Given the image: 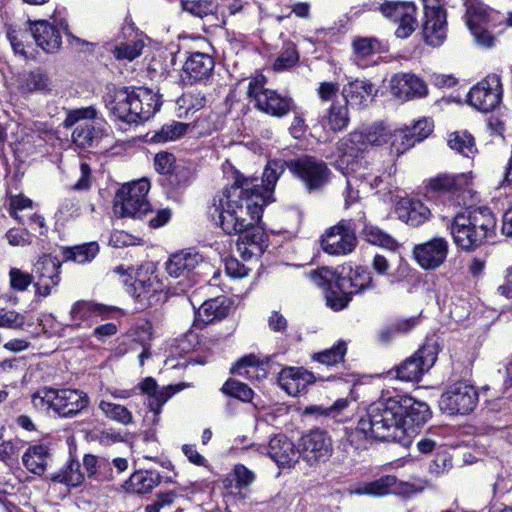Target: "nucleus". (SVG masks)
Listing matches in <instances>:
<instances>
[{
  "label": "nucleus",
  "mask_w": 512,
  "mask_h": 512,
  "mask_svg": "<svg viewBox=\"0 0 512 512\" xmlns=\"http://www.w3.org/2000/svg\"><path fill=\"white\" fill-rule=\"evenodd\" d=\"M79 461L70 459L58 472L50 476L54 483H61L71 487H77L84 481Z\"/></svg>",
  "instance_id": "nucleus-44"
},
{
  "label": "nucleus",
  "mask_w": 512,
  "mask_h": 512,
  "mask_svg": "<svg viewBox=\"0 0 512 512\" xmlns=\"http://www.w3.org/2000/svg\"><path fill=\"white\" fill-rule=\"evenodd\" d=\"M32 36L42 50L47 53L57 52L62 44V37L59 29L46 20H39L31 23Z\"/></svg>",
  "instance_id": "nucleus-32"
},
{
  "label": "nucleus",
  "mask_w": 512,
  "mask_h": 512,
  "mask_svg": "<svg viewBox=\"0 0 512 512\" xmlns=\"http://www.w3.org/2000/svg\"><path fill=\"white\" fill-rule=\"evenodd\" d=\"M268 454L279 467H291L298 462L300 449L285 435H276L271 438Z\"/></svg>",
  "instance_id": "nucleus-31"
},
{
  "label": "nucleus",
  "mask_w": 512,
  "mask_h": 512,
  "mask_svg": "<svg viewBox=\"0 0 512 512\" xmlns=\"http://www.w3.org/2000/svg\"><path fill=\"white\" fill-rule=\"evenodd\" d=\"M32 201L22 195H15L10 198L9 214L17 221H23L22 212L32 210Z\"/></svg>",
  "instance_id": "nucleus-60"
},
{
  "label": "nucleus",
  "mask_w": 512,
  "mask_h": 512,
  "mask_svg": "<svg viewBox=\"0 0 512 512\" xmlns=\"http://www.w3.org/2000/svg\"><path fill=\"white\" fill-rule=\"evenodd\" d=\"M199 345V335L195 331L190 330L173 340L169 347V353L173 357H182L195 351Z\"/></svg>",
  "instance_id": "nucleus-47"
},
{
  "label": "nucleus",
  "mask_w": 512,
  "mask_h": 512,
  "mask_svg": "<svg viewBox=\"0 0 512 512\" xmlns=\"http://www.w3.org/2000/svg\"><path fill=\"white\" fill-rule=\"evenodd\" d=\"M338 286L349 290L353 296L361 294L365 290L373 289L375 284L370 272L362 267H356L350 271L348 276H342L338 273Z\"/></svg>",
  "instance_id": "nucleus-37"
},
{
  "label": "nucleus",
  "mask_w": 512,
  "mask_h": 512,
  "mask_svg": "<svg viewBox=\"0 0 512 512\" xmlns=\"http://www.w3.org/2000/svg\"><path fill=\"white\" fill-rule=\"evenodd\" d=\"M181 4L183 10L200 18L213 14L217 9L211 0H182Z\"/></svg>",
  "instance_id": "nucleus-55"
},
{
  "label": "nucleus",
  "mask_w": 512,
  "mask_h": 512,
  "mask_svg": "<svg viewBox=\"0 0 512 512\" xmlns=\"http://www.w3.org/2000/svg\"><path fill=\"white\" fill-rule=\"evenodd\" d=\"M129 292L142 306H150L154 301L159 300L161 289L156 277L142 276L141 273H138L133 283L130 284Z\"/></svg>",
  "instance_id": "nucleus-35"
},
{
  "label": "nucleus",
  "mask_w": 512,
  "mask_h": 512,
  "mask_svg": "<svg viewBox=\"0 0 512 512\" xmlns=\"http://www.w3.org/2000/svg\"><path fill=\"white\" fill-rule=\"evenodd\" d=\"M423 35L428 45L438 47L446 39V13L425 16Z\"/></svg>",
  "instance_id": "nucleus-41"
},
{
  "label": "nucleus",
  "mask_w": 512,
  "mask_h": 512,
  "mask_svg": "<svg viewBox=\"0 0 512 512\" xmlns=\"http://www.w3.org/2000/svg\"><path fill=\"white\" fill-rule=\"evenodd\" d=\"M259 359L249 354L240 358L235 365L231 368V373L245 378H253V373L259 366Z\"/></svg>",
  "instance_id": "nucleus-57"
},
{
  "label": "nucleus",
  "mask_w": 512,
  "mask_h": 512,
  "mask_svg": "<svg viewBox=\"0 0 512 512\" xmlns=\"http://www.w3.org/2000/svg\"><path fill=\"white\" fill-rule=\"evenodd\" d=\"M361 233L364 239L373 245H378L389 250H393L397 247L396 240L376 226L364 223Z\"/></svg>",
  "instance_id": "nucleus-50"
},
{
  "label": "nucleus",
  "mask_w": 512,
  "mask_h": 512,
  "mask_svg": "<svg viewBox=\"0 0 512 512\" xmlns=\"http://www.w3.org/2000/svg\"><path fill=\"white\" fill-rule=\"evenodd\" d=\"M50 458L51 455L46 445H32L23 454L22 463L29 472L40 476L46 471Z\"/></svg>",
  "instance_id": "nucleus-40"
},
{
  "label": "nucleus",
  "mask_w": 512,
  "mask_h": 512,
  "mask_svg": "<svg viewBox=\"0 0 512 512\" xmlns=\"http://www.w3.org/2000/svg\"><path fill=\"white\" fill-rule=\"evenodd\" d=\"M17 88L19 93L23 96L31 94L48 95L53 90V83L49 73L37 67L28 72H24L18 78Z\"/></svg>",
  "instance_id": "nucleus-29"
},
{
  "label": "nucleus",
  "mask_w": 512,
  "mask_h": 512,
  "mask_svg": "<svg viewBox=\"0 0 512 512\" xmlns=\"http://www.w3.org/2000/svg\"><path fill=\"white\" fill-rule=\"evenodd\" d=\"M111 311V307L94 301H76L70 309V324L68 326L73 329L90 327L97 317L106 315Z\"/></svg>",
  "instance_id": "nucleus-26"
},
{
  "label": "nucleus",
  "mask_w": 512,
  "mask_h": 512,
  "mask_svg": "<svg viewBox=\"0 0 512 512\" xmlns=\"http://www.w3.org/2000/svg\"><path fill=\"white\" fill-rule=\"evenodd\" d=\"M143 47V42L139 40L130 43H121L114 47L112 54L117 60L133 61L141 55Z\"/></svg>",
  "instance_id": "nucleus-56"
},
{
  "label": "nucleus",
  "mask_w": 512,
  "mask_h": 512,
  "mask_svg": "<svg viewBox=\"0 0 512 512\" xmlns=\"http://www.w3.org/2000/svg\"><path fill=\"white\" fill-rule=\"evenodd\" d=\"M214 66V60L210 55L194 52L183 64L181 80L185 85L206 83L212 75Z\"/></svg>",
  "instance_id": "nucleus-24"
},
{
  "label": "nucleus",
  "mask_w": 512,
  "mask_h": 512,
  "mask_svg": "<svg viewBox=\"0 0 512 512\" xmlns=\"http://www.w3.org/2000/svg\"><path fill=\"white\" fill-rule=\"evenodd\" d=\"M191 171L184 166H175L168 176V182L175 188L185 187L191 181Z\"/></svg>",
  "instance_id": "nucleus-64"
},
{
  "label": "nucleus",
  "mask_w": 512,
  "mask_h": 512,
  "mask_svg": "<svg viewBox=\"0 0 512 512\" xmlns=\"http://www.w3.org/2000/svg\"><path fill=\"white\" fill-rule=\"evenodd\" d=\"M400 405V417L403 422L405 436L414 432L416 427L425 424L430 416L429 406L423 402L414 399L408 395H397Z\"/></svg>",
  "instance_id": "nucleus-23"
},
{
  "label": "nucleus",
  "mask_w": 512,
  "mask_h": 512,
  "mask_svg": "<svg viewBox=\"0 0 512 512\" xmlns=\"http://www.w3.org/2000/svg\"><path fill=\"white\" fill-rule=\"evenodd\" d=\"M427 197L440 200L444 206L461 207L471 198L470 178L466 174L440 175L429 180Z\"/></svg>",
  "instance_id": "nucleus-5"
},
{
  "label": "nucleus",
  "mask_w": 512,
  "mask_h": 512,
  "mask_svg": "<svg viewBox=\"0 0 512 512\" xmlns=\"http://www.w3.org/2000/svg\"><path fill=\"white\" fill-rule=\"evenodd\" d=\"M362 417L359 419L355 429L347 433L348 442L356 449L366 448L369 438L372 437L371 429L361 427Z\"/></svg>",
  "instance_id": "nucleus-58"
},
{
  "label": "nucleus",
  "mask_w": 512,
  "mask_h": 512,
  "mask_svg": "<svg viewBox=\"0 0 512 512\" xmlns=\"http://www.w3.org/2000/svg\"><path fill=\"white\" fill-rule=\"evenodd\" d=\"M10 284L14 290L24 291L34 281L33 273H26L18 268H11L9 271Z\"/></svg>",
  "instance_id": "nucleus-61"
},
{
  "label": "nucleus",
  "mask_w": 512,
  "mask_h": 512,
  "mask_svg": "<svg viewBox=\"0 0 512 512\" xmlns=\"http://www.w3.org/2000/svg\"><path fill=\"white\" fill-rule=\"evenodd\" d=\"M233 479L237 489H244L249 487L256 480V474L243 464H236L232 471Z\"/></svg>",
  "instance_id": "nucleus-59"
},
{
  "label": "nucleus",
  "mask_w": 512,
  "mask_h": 512,
  "mask_svg": "<svg viewBox=\"0 0 512 512\" xmlns=\"http://www.w3.org/2000/svg\"><path fill=\"white\" fill-rule=\"evenodd\" d=\"M105 126V122L102 125L89 122L79 124L72 133L73 142L81 148L91 147L95 141L105 134Z\"/></svg>",
  "instance_id": "nucleus-43"
},
{
  "label": "nucleus",
  "mask_w": 512,
  "mask_h": 512,
  "mask_svg": "<svg viewBox=\"0 0 512 512\" xmlns=\"http://www.w3.org/2000/svg\"><path fill=\"white\" fill-rule=\"evenodd\" d=\"M466 24L475 41L482 46L491 47L495 38L488 31L491 22V12L482 4H469L465 14Z\"/></svg>",
  "instance_id": "nucleus-22"
},
{
  "label": "nucleus",
  "mask_w": 512,
  "mask_h": 512,
  "mask_svg": "<svg viewBox=\"0 0 512 512\" xmlns=\"http://www.w3.org/2000/svg\"><path fill=\"white\" fill-rule=\"evenodd\" d=\"M424 489L421 484L399 481L393 475H386L371 482L359 483L351 490L352 494L374 497L395 494L410 497Z\"/></svg>",
  "instance_id": "nucleus-11"
},
{
  "label": "nucleus",
  "mask_w": 512,
  "mask_h": 512,
  "mask_svg": "<svg viewBox=\"0 0 512 512\" xmlns=\"http://www.w3.org/2000/svg\"><path fill=\"white\" fill-rule=\"evenodd\" d=\"M388 140L391 141L390 153L397 157L405 153L416 144L407 128L396 130L393 133L390 132Z\"/></svg>",
  "instance_id": "nucleus-51"
},
{
  "label": "nucleus",
  "mask_w": 512,
  "mask_h": 512,
  "mask_svg": "<svg viewBox=\"0 0 512 512\" xmlns=\"http://www.w3.org/2000/svg\"><path fill=\"white\" fill-rule=\"evenodd\" d=\"M347 352V345L344 341H338L333 347L319 352L313 359L326 366H334L343 361Z\"/></svg>",
  "instance_id": "nucleus-53"
},
{
  "label": "nucleus",
  "mask_w": 512,
  "mask_h": 512,
  "mask_svg": "<svg viewBox=\"0 0 512 512\" xmlns=\"http://www.w3.org/2000/svg\"><path fill=\"white\" fill-rule=\"evenodd\" d=\"M288 169L308 192L319 191L330 181L331 171L327 164L314 156L304 155L289 160Z\"/></svg>",
  "instance_id": "nucleus-8"
},
{
  "label": "nucleus",
  "mask_w": 512,
  "mask_h": 512,
  "mask_svg": "<svg viewBox=\"0 0 512 512\" xmlns=\"http://www.w3.org/2000/svg\"><path fill=\"white\" fill-rule=\"evenodd\" d=\"M398 403L397 395L372 403L362 417L361 427L371 429L374 439L404 443L405 431Z\"/></svg>",
  "instance_id": "nucleus-4"
},
{
  "label": "nucleus",
  "mask_w": 512,
  "mask_h": 512,
  "mask_svg": "<svg viewBox=\"0 0 512 512\" xmlns=\"http://www.w3.org/2000/svg\"><path fill=\"white\" fill-rule=\"evenodd\" d=\"M379 10L384 17L397 25V38H408L418 27L417 8L412 2L386 1L380 5Z\"/></svg>",
  "instance_id": "nucleus-14"
},
{
  "label": "nucleus",
  "mask_w": 512,
  "mask_h": 512,
  "mask_svg": "<svg viewBox=\"0 0 512 512\" xmlns=\"http://www.w3.org/2000/svg\"><path fill=\"white\" fill-rule=\"evenodd\" d=\"M298 447L300 454L310 466L326 462L333 452L331 438L325 431L319 429L303 435Z\"/></svg>",
  "instance_id": "nucleus-19"
},
{
  "label": "nucleus",
  "mask_w": 512,
  "mask_h": 512,
  "mask_svg": "<svg viewBox=\"0 0 512 512\" xmlns=\"http://www.w3.org/2000/svg\"><path fill=\"white\" fill-rule=\"evenodd\" d=\"M203 263V256L194 249L172 254L166 262V271L173 278H181V284L191 287L196 280V269Z\"/></svg>",
  "instance_id": "nucleus-15"
},
{
  "label": "nucleus",
  "mask_w": 512,
  "mask_h": 512,
  "mask_svg": "<svg viewBox=\"0 0 512 512\" xmlns=\"http://www.w3.org/2000/svg\"><path fill=\"white\" fill-rule=\"evenodd\" d=\"M221 392L242 402H251L254 397L253 390L247 384L232 378L223 384Z\"/></svg>",
  "instance_id": "nucleus-52"
},
{
  "label": "nucleus",
  "mask_w": 512,
  "mask_h": 512,
  "mask_svg": "<svg viewBox=\"0 0 512 512\" xmlns=\"http://www.w3.org/2000/svg\"><path fill=\"white\" fill-rule=\"evenodd\" d=\"M46 397L50 408L60 417H74L89 405L88 395L76 389L50 390Z\"/></svg>",
  "instance_id": "nucleus-17"
},
{
  "label": "nucleus",
  "mask_w": 512,
  "mask_h": 512,
  "mask_svg": "<svg viewBox=\"0 0 512 512\" xmlns=\"http://www.w3.org/2000/svg\"><path fill=\"white\" fill-rule=\"evenodd\" d=\"M437 356V343H424L414 354L395 367V378L404 382H419L433 367Z\"/></svg>",
  "instance_id": "nucleus-10"
},
{
  "label": "nucleus",
  "mask_w": 512,
  "mask_h": 512,
  "mask_svg": "<svg viewBox=\"0 0 512 512\" xmlns=\"http://www.w3.org/2000/svg\"><path fill=\"white\" fill-rule=\"evenodd\" d=\"M390 88L392 94L402 100L423 97L427 94L426 84L417 76L408 73L393 76Z\"/></svg>",
  "instance_id": "nucleus-30"
},
{
  "label": "nucleus",
  "mask_w": 512,
  "mask_h": 512,
  "mask_svg": "<svg viewBox=\"0 0 512 512\" xmlns=\"http://www.w3.org/2000/svg\"><path fill=\"white\" fill-rule=\"evenodd\" d=\"M395 212L398 218L413 227H418L431 217L430 209L420 200L403 198L397 205Z\"/></svg>",
  "instance_id": "nucleus-33"
},
{
  "label": "nucleus",
  "mask_w": 512,
  "mask_h": 512,
  "mask_svg": "<svg viewBox=\"0 0 512 512\" xmlns=\"http://www.w3.org/2000/svg\"><path fill=\"white\" fill-rule=\"evenodd\" d=\"M188 127L189 124L173 121L163 125L152 140L158 143L176 140L186 133Z\"/></svg>",
  "instance_id": "nucleus-54"
},
{
  "label": "nucleus",
  "mask_w": 512,
  "mask_h": 512,
  "mask_svg": "<svg viewBox=\"0 0 512 512\" xmlns=\"http://www.w3.org/2000/svg\"><path fill=\"white\" fill-rule=\"evenodd\" d=\"M255 184L248 180H234L226 188L218 204L214 199L213 211L210 215L227 235H239L238 250L245 253L247 246L261 253L266 246L267 236L264 228L259 225L262 218L265 200L249 189Z\"/></svg>",
  "instance_id": "nucleus-1"
},
{
  "label": "nucleus",
  "mask_w": 512,
  "mask_h": 512,
  "mask_svg": "<svg viewBox=\"0 0 512 512\" xmlns=\"http://www.w3.org/2000/svg\"><path fill=\"white\" fill-rule=\"evenodd\" d=\"M390 131L382 124H373L364 131H353L340 143L345 154L356 156L368 145L381 146L388 142Z\"/></svg>",
  "instance_id": "nucleus-20"
},
{
  "label": "nucleus",
  "mask_w": 512,
  "mask_h": 512,
  "mask_svg": "<svg viewBox=\"0 0 512 512\" xmlns=\"http://www.w3.org/2000/svg\"><path fill=\"white\" fill-rule=\"evenodd\" d=\"M162 477L156 470H140L134 472L125 483L127 492L134 494L150 493L161 483Z\"/></svg>",
  "instance_id": "nucleus-38"
},
{
  "label": "nucleus",
  "mask_w": 512,
  "mask_h": 512,
  "mask_svg": "<svg viewBox=\"0 0 512 512\" xmlns=\"http://www.w3.org/2000/svg\"><path fill=\"white\" fill-rule=\"evenodd\" d=\"M448 145L452 150L468 158L473 157L477 152L474 138L467 132H453L450 134Z\"/></svg>",
  "instance_id": "nucleus-48"
},
{
  "label": "nucleus",
  "mask_w": 512,
  "mask_h": 512,
  "mask_svg": "<svg viewBox=\"0 0 512 512\" xmlns=\"http://www.w3.org/2000/svg\"><path fill=\"white\" fill-rule=\"evenodd\" d=\"M231 309V302L225 296L206 300L199 308V317L205 324L225 318Z\"/></svg>",
  "instance_id": "nucleus-42"
},
{
  "label": "nucleus",
  "mask_w": 512,
  "mask_h": 512,
  "mask_svg": "<svg viewBox=\"0 0 512 512\" xmlns=\"http://www.w3.org/2000/svg\"><path fill=\"white\" fill-rule=\"evenodd\" d=\"M342 96L346 104L365 107L374 96V86L368 80L356 79L343 87Z\"/></svg>",
  "instance_id": "nucleus-36"
},
{
  "label": "nucleus",
  "mask_w": 512,
  "mask_h": 512,
  "mask_svg": "<svg viewBox=\"0 0 512 512\" xmlns=\"http://www.w3.org/2000/svg\"><path fill=\"white\" fill-rule=\"evenodd\" d=\"M448 254V242L442 237H435L430 241L416 245L413 255L423 269H436L442 265Z\"/></svg>",
  "instance_id": "nucleus-25"
},
{
  "label": "nucleus",
  "mask_w": 512,
  "mask_h": 512,
  "mask_svg": "<svg viewBox=\"0 0 512 512\" xmlns=\"http://www.w3.org/2000/svg\"><path fill=\"white\" fill-rule=\"evenodd\" d=\"M352 60L361 68L368 66V60L375 54L386 51L385 44L376 37L356 36L351 42Z\"/></svg>",
  "instance_id": "nucleus-34"
},
{
  "label": "nucleus",
  "mask_w": 512,
  "mask_h": 512,
  "mask_svg": "<svg viewBox=\"0 0 512 512\" xmlns=\"http://www.w3.org/2000/svg\"><path fill=\"white\" fill-rule=\"evenodd\" d=\"M81 120H92V123L97 125H102L104 123V119L98 115L96 108L94 106H88L68 110L66 118L63 121V127L70 129Z\"/></svg>",
  "instance_id": "nucleus-46"
},
{
  "label": "nucleus",
  "mask_w": 512,
  "mask_h": 512,
  "mask_svg": "<svg viewBox=\"0 0 512 512\" xmlns=\"http://www.w3.org/2000/svg\"><path fill=\"white\" fill-rule=\"evenodd\" d=\"M99 252V245L96 242H89L82 245L67 247L64 250V258L77 263H86L95 258Z\"/></svg>",
  "instance_id": "nucleus-49"
},
{
  "label": "nucleus",
  "mask_w": 512,
  "mask_h": 512,
  "mask_svg": "<svg viewBox=\"0 0 512 512\" xmlns=\"http://www.w3.org/2000/svg\"><path fill=\"white\" fill-rule=\"evenodd\" d=\"M99 409L104 415L117 423L128 426L134 423L132 412L125 406L108 402L105 400L100 401Z\"/></svg>",
  "instance_id": "nucleus-45"
},
{
  "label": "nucleus",
  "mask_w": 512,
  "mask_h": 512,
  "mask_svg": "<svg viewBox=\"0 0 512 512\" xmlns=\"http://www.w3.org/2000/svg\"><path fill=\"white\" fill-rule=\"evenodd\" d=\"M58 213L65 219H73L80 215V204L76 197L64 198L58 208Z\"/></svg>",
  "instance_id": "nucleus-63"
},
{
  "label": "nucleus",
  "mask_w": 512,
  "mask_h": 512,
  "mask_svg": "<svg viewBox=\"0 0 512 512\" xmlns=\"http://www.w3.org/2000/svg\"><path fill=\"white\" fill-rule=\"evenodd\" d=\"M479 401L476 388L467 381H456L442 393L440 409L448 415H468L474 411Z\"/></svg>",
  "instance_id": "nucleus-9"
},
{
  "label": "nucleus",
  "mask_w": 512,
  "mask_h": 512,
  "mask_svg": "<svg viewBox=\"0 0 512 512\" xmlns=\"http://www.w3.org/2000/svg\"><path fill=\"white\" fill-rule=\"evenodd\" d=\"M289 161L281 159L269 160L265 166L263 177L261 180L257 178H246L242 175H237L236 180H248L255 184L249 189L250 193H257L263 196L265 206L271 201L275 185L280 176L288 169Z\"/></svg>",
  "instance_id": "nucleus-21"
},
{
  "label": "nucleus",
  "mask_w": 512,
  "mask_h": 512,
  "mask_svg": "<svg viewBox=\"0 0 512 512\" xmlns=\"http://www.w3.org/2000/svg\"><path fill=\"white\" fill-rule=\"evenodd\" d=\"M311 280L324 289L326 305L333 311H341L348 307L352 300V292L338 286V272L327 267L318 268L309 274Z\"/></svg>",
  "instance_id": "nucleus-12"
},
{
  "label": "nucleus",
  "mask_w": 512,
  "mask_h": 512,
  "mask_svg": "<svg viewBox=\"0 0 512 512\" xmlns=\"http://www.w3.org/2000/svg\"><path fill=\"white\" fill-rule=\"evenodd\" d=\"M496 219L490 209L483 207L457 213L450 224L455 245L465 251L480 247L495 235Z\"/></svg>",
  "instance_id": "nucleus-3"
},
{
  "label": "nucleus",
  "mask_w": 512,
  "mask_h": 512,
  "mask_svg": "<svg viewBox=\"0 0 512 512\" xmlns=\"http://www.w3.org/2000/svg\"><path fill=\"white\" fill-rule=\"evenodd\" d=\"M61 262L51 255H43L34 264L32 270L34 278L35 294L47 297L61 281Z\"/></svg>",
  "instance_id": "nucleus-18"
},
{
  "label": "nucleus",
  "mask_w": 512,
  "mask_h": 512,
  "mask_svg": "<svg viewBox=\"0 0 512 512\" xmlns=\"http://www.w3.org/2000/svg\"><path fill=\"white\" fill-rule=\"evenodd\" d=\"M184 384L167 385L159 388L153 377H146L139 383L141 393L147 395L148 406L155 414L161 412L162 406L177 392L181 391Z\"/></svg>",
  "instance_id": "nucleus-28"
},
{
  "label": "nucleus",
  "mask_w": 512,
  "mask_h": 512,
  "mask_svg": "<svg viewBox=\"0 0 512 512\" xmlns=\"http://www.w3.org/2000/svg\"><path fill=\"white\" fill-rule=\"evenodd\" d=\"M266 78L257 75L249 81L247 96L252 98L258 110L274 116L283 117L292 110L291 98L282 96L275 90L265 88Z\"/></svg>",
  "instance_id": "nucleus-7"
},
{
  "label": "nucleus",
  "mask_w": 512,
  "mask_h": 512,
  "mask_svg": "<svg viewBox=\"0 0 512 512\" xmlns=\"http://www.w3.org/2000/svg\"><path fill=\"white\" fill-rule=\"evenodd\" d=\"M299 60L298 53L294 47L285 49L275 60L273 68L276 71H283L294 66Z\"/></svg>",
  "instance_id": "nucleus-62"
},
{
  "label": "nucleus",
  "mask_w": 512,
  "mask_h": 512,
  "mask_svg": "<svg viewBox=\"0 0 512 512\" xmlns=\"http://www.w3.org/2000/svg\"><path fill=\"white\" fill-rule=\"evenodd\" d=\"M104 102L116 120L127 124L149 120L161 106L157 94L144 87H107Z\"/></svg>",
  "instance_id": "nucleus-2"
},
{
  "label": "nucleus",
  "mask_w": 512,
  "mask_h": 512,
  "mask_svg": "<svg viewBox=\"0 0 512 512\" xmlns=\"http://www.w3.org/2000/svg\"><path fill=\"white\" fill-rule=\"evenodd\" d=\"M150 183L147 179H141L123 185L116 193L113 212L118 217L142 218L150 210L147 200Z\"/></svg>",
  "instance_id": "nucleus-6"
},
{
  "label": "nucleus",
  "mask_w": 512,
  "mask_h": 512,
  "mask_svg": "<svg viewBox=\"0 0 512 512\" xmlns=\"http://www.w3.org/2000/svg\"><path fill=\"white\" fill-rule=\"evenodd\" d=\"M316 380V376L303 367H285L278 376L279 385L291 396L306 391Z\"/></svg>",
  "instance_id": "nucleus-27"
},
{
  "label": "nucleus",
  "mask_w": 512,
  "mask_h": 512,
  "mask_svg": "<svg viewBox=\"0 0 512 512\" xmlns=\"http://www.w3.org/2000/svg\"><path fill=\"white\" fill-rule=\"evenodd\" d=\"M502 99V84L496 74L488 75L485 79L474 85L468 93V102L481 112H490L495 109Z\"/></svg>",
  "instance_id": "nucleus-16"
},
{
  "label": "nucleus",
  "mask_w": 512,
  "mask_h": 512,
  "mask_svg": "<svg viewBox=\"0 0 512 512\" xmlns=\"http://www.w3.org/2000/svg\"><path fill=\"white\" fill-rule=\"evenodd\" d=\"M349 122L348 104L345 102L341 104L337 101H333L320 118L322 127L332 132L343 131L348 126Z\"/></svg>",
  "instance_id": "nucleus-39"
},
{
  "label": "nucleus",
  "mask_w": 512,
  "mask_h": 512,
  "mask_svg": "<svg viewBox=\"0 0 512 512\" xmlns=\"http://www.w3.org/2000/svg\"><path fill=\"white\" fill-rule=\"evenodd\" d=\"M358 225L351 220H342L329 228L321 240L322 249L330 255H346L351 253L356 245L355 235Z\"/></svg>",
  "instance_id": "nucleus-13"
}]
</instances>
